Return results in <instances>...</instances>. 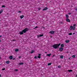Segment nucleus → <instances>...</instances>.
Here are the masks:
<instances>
[{"mask_svg": "<svg viewBox=\"0 0 77 77\" xmlns=\"http://www.w3.org/2000/svg\"><path fill=\"white\" fill-rule=\"evenodd\" d=\"M29 28H25L22 31L20 32L19 34H20V35H23L24 33H26V32H27L29 30Z\"/></svg>", "mask_w": 77, "mask_h": 77, "instance_id": "f257e3e1", "label": "nucleus"}, {"mask_svg": "<svg viewBox=\"0 0 77 77\" xmlns=\"http://www.w3.org/2000/svg\"><path fill=\"white\" fill-rule=\"evenodd\" d=\"M60 45V43L57 44L53 45L52 46V47H53L54 49H57L59 48V46Z\"/></svg>", "mask_w": 77, "mask_h": 77, "instance_id": "f03ea898", "label": "nucleus"}, {"mask_svg": "<svg viewBox=\"0 0 77 77\" xmlns=\"http://www.w3.org/2000/svg\"><path fill=\"white\" fill-rule=\"evenodd\" d=\"M55 33V31H51L49 32V33H50V34H54Z\"/></svg>", "mask_w": 77, "mask_h": 77, "instance_id": "7ed1b4c3", "label": "nucleus"}, {"mask_svg": "<svg viewBox=\"0 0 77 77\" xmlns=\"http://www.w3.org/2000/svg\"><path fill=\"white\" fill-rule=\"evenodd\" d=\"M44 36V34H43L42 35H37V38H39V37H42V36Z\"/></svg>", "mask_w": 77, "mask_h": 77, "instance_id": "20e7f679", "label": "nucleus"}, {"mask_svg": "<svg viewBox=\"0 0 77 77\" xmlns=\"http://www.w3.org/2000/svg\"><path fill=\"white\" fill-rule=\"evenodd\" d=\"M59 50L60 51H63V48H60Z\"/></svg>", "mask_w": 77, "mask_h": 77, "instance_id": "39448f33", "label": "nucleus"}, {"mask_svg": "<svg viewBox=\"0 0 77 77\" xmlns=\"http://www.w3.org/2000/svg\"><path fill=\"white\" fill-rule=\"evenodd\" d=\"M66 21L67 22H69V23H70V20H69V19L68 18L66 19Z\"/></svg>", "mask_w": 77, "mask_h": 77, "instance_id": "423d86ee", "label": "nucleus"}, {"mask_svg": "<svg viewBox=\"0 0 77 77\" xmlns=\"http://www.w3.org/2000/svg\"><path fill=\"white\" fill-rule=\"evenodd\" d=\"M48 9V7H45V8L43 9V11H46V10H47Z\"/></svg>", "mask_w": 77, "mask_h": 77, "instance_id": "0eeeda50", "label": "nucleus"}, {"mask_svg": "<svg viewBox=\"0 0 77 77\" xmlns=\"http://www.w3.org/2000/svg\"><path fill=\"white\" fill-rule=\"evenodd\" d=\"M64 44H62L61 45H60V47L61 48H63V47H64Z\"/></svg>", "mask_w": 77, "mask_h": 77, "instance_id": "6e6552de", "label": "nucleus"}, {"mask_svg": "<svg viewBox=\"0 0 77 77\" xmlns=\"http://www.w3.org/2000/svg\"><path fill=\"white\" fill-rule=\"evenodd\" d=\"M9 58L10 59L12 60L13 59V57L12 56H10Z\"/></svg>", "mask_w": 77, "mask_h": 77, "instance_id": "1a4fd4ad", "label": "nucleus"}, {"mask_svg": "<svg viewBox=\"0 0 77 77\" xmlns=\"http://www.w3.org/2000/svg\"><path fill=\"white\" fill-rule=\"evenodd\" d=\"M69 29H70V30H72V26H70Z\"/></svg>", "mask_w": 77, "mask_h": 77, "instance_id": "9d476101", "label": "nucleus"}, {"mask_svg": "<svg viewBox=\"0 0 77 77\" xmlns=\"http://www.w3.org/2000/svg\"><path fill=\"white\" fill-rule=\"evenodd\" d=\"M24 15H23L20 16V19H22V18H24Z\"/></svg>", "mask_w": 77, "mask_h": 77, "instance_id": "9b49d317", "label": "nucleus"}, {"mask_svg": "<svg viewBox=\"0 0 77 77\" xmlns=\"http://www.w3.org/2000/svg\"><path fill=\"white\" fill-rule=\"evenodd\" d=\"M65 42L66 43H68V42H69V40H66Z\"/></svg>", "mask_w": 77, "mask_h": 77, "instance_id": "f8f14e48", "label": "nucleus"}, {"mask_svg": "<svg viewBox=\"0 0 77 77\" xmlns=\"http://www.w3.org/2000/svg\"><path fill=\"white\" fill-rule=\"evenodd\" d=\"M3 12V10L2 9L0 11V14H1V13H2Z\"/></svg>", "mask_w": 77, "mask_h": 77, "instance_id": "ddd939ff", "label": "nucleus"}, {"mask_svg": "<svg viewBox=\"0 0 77 77\" xmlns=\"http://www.w3.org/2000/svg\"><path fill=\"white\" fill-rule=\"evenodd\" d=\"M19 51L18 49H15V52H17V51Z\"/></svg>", "mask_w": 77, "mask_h": 77, "instance_id": "4468645a", "label": "nucleus"}, {"mask_svg": "<svg viewBox=\"0 0 77 77\" xmlns=\"http://www.w3.org/2000/svg\"><path fill=\"white\" fill-rule=\"evenodd\" d=\"M66 18H69V16L68 14H66Z\"/></svg>", "mask_w": 77, "mask_h": 77, "instance_id": "2eb2a0df", "label": "nucleus"}, {"mask_svg": "<svg viewBox=\"0 0 77 77\" xmlns=\"http://www.w3.org/2000/svg\"><path fill=\"white\" fill-rule=\"evenodd\" d=\"M34 52H35V51H34V50H33L30 53H31V54H32V53H34Z\"/></svg>", "mask_w": 77, "mask_h": 77, "instance_id": "dca6fc26", "label": "nucleus"}, {"mask_svg": "<svg viewBox=\"0 0 77 77\" xmlns=\"http://www.w3.org/2000/svg\"><path fill=\"white\" fill-rule=\"evenodd\" d=\"M23 64H24L23 63H19V65H23Z\"/></svg>", "mask_w": 77, "mask_h": 77, "instance_id": "f3484780", "label": "nucleus"}, {"mask_svg": "<svg viewBox=\"0 0 77 77\" xmlns=\"http://www.w3.org/2000/svg\"><path fill=\"white\" fill-rule=\"evenodd\" d=\"M68 72H72V70H68Z\"/></svg>", "mask_w": 77, "mask_h": 77, "instance_id": "a211bd4d", "label": "nucleus"}, {"mask_svg": "<svg viewBox=\"0 0 77 77\" xmlns=\"http://www.w3.org/2000/svg\"><path fill=\"white\" fill-rule=\"evenodd\" d=\"M9 61H6V63H7V64H9Z\"/></svg>", "mask_w": 77, "mask_h": 77, "instance_id": "6ab92c4d", "label": "nucleus"}, {"mask_svg": "<svg viewBox=\"0 0 77 77\" xmlns=\"http://www.w3.org/2000/svg\"><path fill=\"white\" fill-rule=\"evenodd\" d=\"M51 65V63H49L48 64V66H50Z\"/></svg>", "mask_w": 77, "mask_h": 77, "instance_id": "aec40b11", "label": "nucleus"}, {"mask_svg": "<svg viewBox=\"0 0 77 77\" xmlns=\"http://www.w3.org/2000/svg\"><path fill=\"white\" fill-rule=\"evenodd\" d=\"M51 54H47V55L48 56H49V57H50V56H51Z\"/></svg>", "mask_w": 77, "mask_h": 77, "instance_id": "412c9836", "label": "nucleus"}, {"mask_svg": "<svg viewBox=\"0 0 77 77\" xmlns=\"http://www.w3.org/2000/svg\"><path fill=\"white\" fill-rule=\"evenodd\" d=\"M60 58H61V59H63V55H61L60 56Z\"/></svg>", "mask_w": 77, "mask_h": 77, "instance_id": "4be33fe9", "label": "nucleus"}, {"mask_svg": "<svg viewBox=\"0 0 77 77\" xmlns=\"http://www.w3.org/2000/svg\"><path fill=\"white\" fill-rule=\"evenodd\" d=\"M72 57H73V58H75V55H73L72 56Z\"/></svg>", "mask_w": 77, "mask_h": 77, "instance_id": "5701e85b", "label": "nucleus"}, {"mask_svg": "<svg viewBox=\"0 0 77 77\" xmlns=\"http://www.w3.org/2000/svg\"><path fill=\"white\" fill-rule=\"evenodd\" d=\"M5 7H6V6L5 5H3L2 6V8H5Z\"/></svg>", "mask_w": 77, "mask_h": 77, "instance_id": "b1692460", "label": "nucleus"}, {"mask_svg": "<svg viewBox=\"0 0 77 77\" xmlns=\"http://www.w3.org/2000/svg\"><path fill=\"white\" fill-rule=\"evenodd\" d=\"M69 35H72V32H71L70 33H69Z\"/></svg>", "mask_w": 77, "mask_h": 77, "instance_id": "393cba45", "label": "nucleus"}, {"mask_svg": "<svg viewBox=\"0 0 77 77\" xmlns=\"http://www.w3.org/2000/svg\"><path fill=\"white\" fill-rule=\"evenodd\" d=\"M38 55L39 56H40V57H41V54H38Z\"/></svg>", "mask_w": 77, "mask_h": 77, "instance_id": "a878e982", "label": "nucleus"}, {"mask_svg": "<svg viewBox=\"0 0 77 77\" xmlns=\"http://www.w3.org/2000/svg\"><path fill=\"white\" fill-rule=\"evenodd\" d=\"M76 26V24H74L73 25V27H75Z\"/></svg>", "mask_w": 77, "mask_h": 77, "instance_id": "bb28decb", "label": "nucleus"}, {"mask_svg": "<svg viewBox=\"0 0 77 77\" xmlns=\"http://www.w3.org/2000/svg\"><path fill=\"white\" fill-rule=\"evenodd\" d=\"M61 67V66H58V68H60Z\"/></svg>", "mask_w": 77, "mask_h": 77, "instance_id": "cd10ccee", "label": "nucleus"}, {"mask_svg": "<svg viewBox=\"0 0 77 77\" xmlns=\"http://www.w3.org/2000/svg\"><path fill=\"white\" fill-rule=\"evenodd\" d=\"M38 58L39 59H40L41 58V57H40L39 56H38L37 57V58Z\"/></svg>", "mask_w": 77, "mask_h": 77, "instance_id": "c85d7f7f", "label": "nucleus"}, {"mask_svg": "<svg viewBox=\"0 0 77 77\" xmlns=\"http://www.w3.org/2000/svg\"><path fill=\"white\" fill-rule=\"evenodd\" d=\"M34 59H38L37 57L36 56H35L34 57Z\"/></svg>", "mask_w": 77, "mask_h": 77, "instance_id": "c756f323", "label": "nucleus"}, {"mask_svg": "<svg viewBox=\"0 0 77 77\" xmlns=\"http://www.w3.org/2000/svg\"><path fill=\"white\" fill-rule=\"evenodd\" d=\"M41 8H38V11H40V10H41Z\"/></svg>", "mask_w": 77, "mask_h": 77, "instance_id": "7c9ffc66", "label": "nucleus"}, {"mask_svg": "<svg viewBox=\"0 0 77 77\" xmlns=\"http://www.w3.org/2000/svg\"><path fill=\"white\" fill-rule=\"evenodd\" d=\"M2 71H4V70H5V68H4L3 69H2Z\"/></svg>", "mask_w": 77, "mask_h": 77, "instance_id": "2f4dec72", "label": "nucleus"}, {"mask_svg": "<svg viewBox=\"0 0 77 77\" xmlns=\"http://www.w3.org/2000/svg\"><path fill=\"white\" fill-rule=\"evenodd\" d=\"M75 10L76 11H77V8H75Z\"/></svg>", "mask_w": 77, "mask_h": 77, "instance_id": "473e14b6", "label": "nucleus"}, {"mask_svg": "<svg viewBox=\"0 0 77 77\" xmlns=\"http://www.w3.org/2000/svg\"><path fill=\"white\" fill-rule=\"evenodd\" d=\"M18 71V69H15V71Z\"/></svg>", "mask_w": 77, "mask_h": 77, "instance_id": "72a5a7b5", "label": "nucleus"}, {"mask_svg": "<svg viewBox=\"0 0 77 77\" xmlns=\"http://www.w3.org/2000/svg\"><path fill=\"white\" fill-rule=\"evenodd\" d=\"M19 13H21V11H18Z\"/></svg>", "mask_w": 77, "mask_h": 77, "instance_id": "f704fd0d", "label": "nucleus"}, {"mask_svg": "<svg viewBox=\"0 0 77 77\" xmlns=\"http://www.w3.org/2000/svg\"><path fill=\"white\" fill-rule=\"evenodd\" d=\"M42 28H43L44 29H45V27H44V26H42Z\"/></svg>", "mask_w": 77, "mask_h": 77, "instance_id": "c9c22d12", "label": "nucleus"}, {"mask_svg": "<svg viewBox=\"0 0 77 77\" xmlns=\"http://www.w3.org/2000/svg\"><path fill=\"white\" fill-rule=\"evenodd\" d=\"M12 59L14 60H15V58H14Z\"/></svg>", "mask_w": 77, "mask_h": 77, "instance_id": "e433bc0d", "label": "nucleus"}, {"mask_svg": "<svg viewBox=\"0 0 77 77\" xmlns=\"http://www.w3.org/2000/svg\"><path fill=\"white\" fill-rule=\"evenodd\" d=\"M36 28H38V26H36L34 28V29H36Z\"/></svg>", "mask_w": 77, "mask_h": 77, "instance_id": "4c0bfd02", "label": "nucleus"}, {"mask_svg": "<svg viewBox=\"0 0 77 77\" xmlns=\"http://www.w3.org/2000/svg\"><path fill=\"white\" fill-rule=\"evenodd\" d=\"M75 33L74 32L73 33L72 35H75Z\"/></svg>", "mask_w": 77, "mask_h": 77, "instance_id": "58836bf2", "label": "nucleus"}, {"mask_svg": "<svg viewBox=\"0 0 77 77\" xmlns=\"http://www.w3.org/2000/svg\"><path fill=\"white\" fill-rule=\"evenodd\" d=\"M73 29L74 30H75V27H73Z\"/></svg>", "mask_w": 77, "mask_h": 77, "instance_id": "ea45409f", "label": "nucleus"}, {"mask_svg": "<svg viewBox=\"0 0 77 77\" xmlns=\"http://www.w3.org/2000/svg\"><path fill=\"white\" fill-rule=\"evenodd\" d=\"M54 56H55V55H54H54H53V57H54Z\"/></svg>", "mask_w": 77, "mask_h": 77, "instance_id": "a19ab883", "label": "nucleus"}, {"mask_svg": "<svg viewBox=\"0 0 77 77\" xmlns=\"http://www.w3.org/2000/svg\"><path fill=\"white\" fill-rule=\"evenodd\" d=\"M72 30H74V27L73 26H72Z\"/></svg>", "mask_w": 77, "mask_h": 77, "instance_id": "79ce46f5", "label": "nucleus"}, {"mask_svg": "<svg viewBox=\"0 0 77 77\" xmlns=\"http://www.w3.org/2000/svg\"><path fill=\"white\" fill-rule=\"evenodd\" d=\"M68 14H69V15H71V13H69Z\"/></svg>", "mask_w": 77, "mask_h": 77, "instance_id": "37998d69", "label": "nucleus"}, {"mask_svg": "<svg viewBox=\"0 0 77 77\" xmlns=\"http://www.w3.org/2000/svg\"><path fill=\"white\" fill-rule=\"evenodd\" d=\"M50 38H53V36H50Z\"/></svg>", "mask_w": 77, "mask_h": 77, "instance_id": "c03bdc74", "label": "nucleus"}, {"mask_svg": "<svg viewBox=\"0 0 77 77\" xmlns=\"http://www.w3.org/2000/svg\"><path fill=\"white\" fill-rule=\"evenodd\" d=\"M61 24H63V22H61Z\"/></svg>", "mask_w": 77, "mask_h": 77, "instance_id": "a18cd8bd", "label": "nucleus"}, {"mask_svg": "<svg viewBox=\"0 0 77 77\" xmlns=\"http://www.w3.org/2000/svg\"><path fill=\"white\" fill-rule=\"evenodd\" d=\"M2 37V35H0V38H1Z\"/></svg>", "mask_w": 77, "mask_h": 77, "instance_id": "49530a36", "label": "nucleus"}, {"mask_svg": "<svg viewBox=\"0 0 77 77\" xmlns=\"http://www.w3.org/2000/svg\"><path fill=\"white\" fill-rule=\"evenodd\" d=\"M2 42V41H1V40L0 39V42Z\"/></svg>", "mask_w": 77, "mask_h": 77, "instance_id": "de8ad7c7", "label": "nucleus"}, {"mask_svg": "<svg viewBox=\"0 0 77 77\" xmlns=\"http://www.w3.org/2000/svg\"><path fill=\"white\" fill-rule=\"evenodd\" d=\"M2 77V75H1V74H0V77Z\"/></svg>", "mask_w": 77, "mask_h": 77, "instance_id": "09e8293b", "label": "nucleus"}, {"mask_svg": "<svg viewBox=\"0 0 77 77\" xmlns=\"http://www.w3.org/2000/svg\"><path fill=\"white\" fill-rule=\"evenodd\" d=\"M21 57H19V59H20V58Z\"/></svg>", "mask_w": 77, "mask_h": 77, "instance_id": "8fccbe9b", "label": "nucleus"}, {"mask_svg": "<svg viewBox=\"0 0 77 77\" xmlns=\"http://www.w3.org/2000/svg\"><path fill=\"white\" fill-rule=\"evenodd\" d=\"M68 59H71V57L68 58Z\"/></svg>", "mask_w": 77, "mask_h": 77, "instance_id": "3c124183", "label": "nucleus"}, {"mask_svg": "<svg viewBox=\"0 0 77 77\" xmlns=\"http://www.w3.org/2000/svg\"><path fill=\"white\" fill-rule=\"evenodd\" d=\"M76 77H77V75H76Z\"/></svg>", "mask_w": 77, "mask_h": 77, "instance_id": "603ef678", "label": "nucleus"}, {"mask_svg": "<svg viewBox=\"0 0 77 77\" xmlns=\"http://www.w3.org/2000/svg\"><path fill=\"white\" fill-rule=\"evenodd\" d=\"M7 15H9V14L8 13H7Z\"/></svg>", "mask_w": 77, "mask_h": 77, "instance_id": "864d4df0", "label": "nucleus"}, {"mask_svg": "<svg viewBox=\"0 0 77 77\" xmlns=\"http://www.w3.org/2000/svg\"><path fill=\"white\" fill-rule=\"evenodd\" d=\"M13 41H15V40H14Z\"/></svg>", "mask_w": 77, "mask_h": 77, "instance_id": "5fc2aeb1", "label": "nucleus"}, {"mask_svg": "<svg viewBox=\"0 0 77 77\" xmlns=\"http://www.w3.org/2000/svg\"><path fill=\"white\" fill-rule=\"evenodd\" d=\"M0 59H1V57H0Z\"/></svg>", "mask_w": 77, "mask_h": 77, "instance_id": "6e6d98bb", "label": "nucleus"}, {"mask_svg": "<svg viewBox=\"0 0 77 77\" xmlns=\"http://www.w3.org/2000/svg\"><path fill=\"white\" fill-rule=\"evenodd\" d=\"M45 53H47V52H46Z\"/></svg>", "mask_w": 77, "mask_h": 77, "instance_id": "4d7b16f0", "label": "nucleus"}]
</instances>
